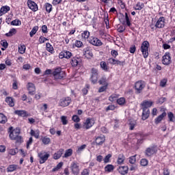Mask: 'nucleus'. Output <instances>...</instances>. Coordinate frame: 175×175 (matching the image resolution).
<instances>
[{
    "label": "nucleus",
    "mask_w": 175,
    "mask_h": 175,
    "mask_svg": "<svg viewBox=\"0 0 175 175\" xmlns=\"http://www.w3.org/2000/svg\"><path fill=\"white\" fill-rule=\"evenodd\" d=\"M148 49H150V42L148 41H144L140 47L144 58L148 57Z\"/></svg>",
    "instance_id": "obj_2"
},
{
    "label": "nucleus",
    "mask_w": 175,
    "mask_h": 175,
    "mask_svg": "<svg viewBox=\"0 0 175 175\" xmlns=\"http://www.w3.org/2000/svg\"><path fill=\"white\" fill-rule=\"evenodd\" d=\"M157 148L154 146L149 147L146 148L145 150V154L146 157H151V155H154L157 152Z\"/></svg>",
    "instance_id": "obj_16"
},
{
    "label": "nucleus",
    "mask_w": 175,
    "mask_h": 175,
    "mask_svg": "<svg viewBox=\"0 0 175 175\" xmlns=\"http://www.w3.org/2000/svg\"><path fill=\"white\" fill-rule=\"evenodd\" d=\"M168 118H169V120L171 122H174L175 121V116H174V114L172 113V112H169L168 114Z\"/></svg>",
    "instance_id": "obj_48"
},
{
    "label": "nucleus",
    "mask_w": 175,
    "mask_h": 175,
    "mask_svg": "<svg viewBox=\"0 0 175 175\" xmlns=\"http://www.w3.org/2000/svg\"><path fill=\"white\" fill-rule=\"evenodd\" d=\"M38 31H39V26H34L31 31L29 32L30 38H33V36L36 34Z\"/></svg>",
    "instance_id": "obj_31"
},
{
    "label": "nucleus",
    "mask_w": 175,
    "mask_h": 175,
    "mask_svg": "<svg viewBox=\"0 0 175 175\" xmlns=\"http://www.w3.org/2000/svg\"><path fill=\"white\" fill-rule=\"evenodd\" d=\"M85 147H87V145H85V144H83V145L81 146L80 147L78 148L77 152H81V151L84 150Z\"/></svg>",
    "instance_id": "obj_62"
},
{
    "label": "nucleus",
    "mask_w": 175,
    "mask_h": 175,
    "mask_svg": "<svg viewBox=\"0 0 175 175\" xmlns=\"http://www.w3.org/2000/svg\"><path fill=\"white\" fill-rule=\"evenodd\" d=\"M111 157V154H108L104 159V163H109L110 162V158Z\"/></svg>",
    "instance_id": "obj_54"
},
{
    "label": "nucleus",
    "mask_w": 175,
    "mask_h": 175,
    "mask_svg": "<svg viewBox=\"0 0 175 175\" xmlns=\"http://www.w3.org/2000/svg\"><path fill=\"white\" fill-rule=\"evenodd\" d=\"M83 55L85 57V58H88V59H91V58L94 57L91 47L87 46L83 49Z\"/></svg>",
    "instance_id": "obj_13"
},
{
    "label": "nucleus",
    "mask_w": 175,
    "mask_h": 175,
    "mask_svg": "<svg viewBox=\"0 0 175 175\" xmlns=\"http://www.w3.org/2000/svg\"><path fill=\"white\" fill-rule=\"evenodd\" d=\"M1 44L4 49H8V46H9V44L8 43V41L5 40H3L1 41Z\"/></svg>",
    "instance_id": "obj_55"
},
{
    "label": "nucleus",
    "mask_w": 175,
    "mask_h": 175,
    "mask_svg": "<svg viewBox=\"0 0 175 175\" xmlns=\"http://www.w3.org/2000/svg\"><path fill=\"white\" fill-rule=\"evenodd\" d=\"M42 33H47V32H49L47 31V26L46 25L42 26Z\"/></svg>",
    "instance_id": "obj_64"
},
{
    "label": "nucleus",
    "mask_w": 175,
    "mask_h": 175,
    "mask_svg": "<svg viewBox=\"0 0 175 175\" xmlns=\"http://www.w3.org/2000/svg\"><path fill=\"white\" fill-rule=\"evenodd\" d=\"M125 20L122 22V24L124 25L125 23L126 24L127 27H131L132 23H131V21L129 20V16H128V13H125Z\"/></svg>",
    "instance_id": "obj_30"
},
{
    "label": "nucleus",
    "mask_w": 175,
    "mask_h": 175,
    "mask_svg": "<svg viewBox=\"0 0 175 175\" xmlns=\"http://www.w3.org/2000/svg\"><path fill=\"white\" fill-rule=\"evenodd\" d=\"M120 174L122 175L126 174L128 173V166H120L118 169Z\"/></svg>",
    "instance_id": "obj_25"
},
{
    "label": "nucleus",
    "mask_w": 175,
    "mask_h": 175,
    "mask_svg": "<svg viewBox=\"0 0 175 175\" xmlns=\"http://www.w3.org/2000/svg\"><path fill=\"white\" fill-rule=\"evenodd\" d=\"M27 5H28V8L31 9V10H32V12H38V4H36L35 1L32 0H27Z\"/></svg>",
    "instance_id": "obj_14"
},
{
    "label": "nucleus",
    "mask_w": 175,
    "mask_h": 175,
    "mask_svg": "<svg viewBox=\"0 0 175 175\" xmlns=\"http://www.w3.org/2000/svg\"><path fill=\"white\" fill-rule=\"evenodd\" d=\"M142 166H147L148 165V161L146 159H142L140 161Z\"/></svg>",
    "instance_id": "obj_60"
},
{
    "label": "nucleus",
    "mask_w": 175,
    "mask_h": 175,
    "mask_svg": "<svg viewBox=\"0 0 175 175\" xmlns=\"http://www.w3.org/2000/svg\"><path fill=\"white\" fill-rule=\"evenodd\" d=\"M46 51H49V53H51V54H54V48L49 42L46 44Z\"/></svg>",
    "instance_id": "obj_33"
},
{
    "label": "nucleus",
    "mask_w": 175,
    "mask_h": 175,
    "mask_svg": "<svg viewBox=\"0 0 175 175\" xmlns=\"http://www.w3.org/2000/svg\"><path fill=\"white\" fill-rule=\"evenodd\" d=\"M72 120L74 121V122H80V118L77 115H74L72 117Z\"/></svg>",
    "instance_id": "obj_59"
},
{
    "label": "nucleus",
    "mask_w": 175,
    "mask_h": 175,
    "mask_svg": "<svg viewBox=\"0 0 175 175\" xmlns=\"http://www.w3.org/2000/svg\"><path fill=\"white\" fill-rule=\"evenodd\" d=\"M125 98L122 97L117 100L118 105H120V106H122L123 105H125Z\"/></svg>",
    "instance_id": "obj_49"
},
{
    "label": "nucleus",
    "mask_w": 175,
    "mask_h": 175,
    "mask_svg": "<svg viewBox=\"0 0 175 175\" xmlns=\"http://www.w3.org/2000/svg\"><path fill=\"white\" fill-rule=\"evenodd\" d=\"M120 95L118 94H112L111 96L109 97V100L110 102H114L118 99Z\"/></svg>",
    "instance_id": "obj_45"
},
{
    "label": "nucleus",
    "mask_w": 175,
    "mask_h": 175,
    "mask_svg": "<svg viewBox=\"0 0 175 175\" xmlns=\"http://www.w3.org/2000/svg\"><path fill=\"white\" fill-rule=\"evenodd\" d=\"M154 26L156 28H163L165 27V17L161 16L159 18Z\"/></svg>",
    "instance_id": "obj_18"
},
{
    "label": "nucleus",
    "mask_w": 175,
    "mask_h": 175,
    "mask_svg": "<svg viewBox=\"0 0 175 175\" xmlns=\"http://www.w3.org/2000/svg\"><path fill=\"white\" fill-rule=\"evenodd\" d=\"M8 122V118L3 113H0V124H6Z\"/></svg>",
    "instance_id": "obj_40"
},
{
    "label": "nucleus",
    "mask_w": 175,
    "mask_h": 175,
    "mask_svg": "<svg viewBox=\"0 0 175 175\" xmlns=\"http://www.w3.org/2000/svg\"><path fill=\"white\" fill-rule=\"evenodd\" d=\"M161 62L163 65L169 66L172 64V56L170 53L166 52L162 57Z\"/></svg>",
    "instance_id": "obj_4"
},
{
    "label": "nucleus",
    "mask_w": 175,
    "mask_h": 175,
    "mask_svg": "<svg viewBox=\"0 0 175 175\" xmlns=\"http://www.w3.org/2000/svg\"><path fill=\"white\" fill-rule=\"evenodd\" d=\"M5 102L10 107H13V106H14V100L12 97H7L5 98Z\"/></svg>",
    "instance_id": "obj_32"
},
{
    "label": "nucleus",
    "mask_w": 175,
    "mask_h": 175,
    "mask_svg": "<svg viewBox=\"0 0 175 175\" xmlns=\"http://www.w3.org/2000/svg\"><path fill=\"white\" fill-rule=\"evenodd\" d=\"M70 169L74 175H78L80 173V166L79 165V163L76 161L71 163Z\"/></svg>",
    "instance_id": "obj_5"
},
{
    "label": "nucleus",
    "mask_w": 175,
    "mask_h": 175,
    "mask_svg": "<svg viewBox=\"0 0 175 175\" xmlns=\"http://www.w3.org/2000/svg\"><path fill=\"white\" fill-rule=\"evenodd\" d=\"M62 154H64V149H59L53 154V159H59L62 157Z\"/></svg>",
    "instance_id": "obj_28"
},
{
    "label": "nucleus",
    "mask_w": 175,
    "mask_h": 175,
    "mask_svg": "<svg viewBox=\"0 0 175 175\" xmlns=\"http://www.w3.org/2000/svg\"><path fill=\"white\" fill-rule=\"evenodd\" d=\"M81 38L84 40H87L90 38V31L85 30L81 33Z\"/></svg>",
    "instance_id": "obj_43"
},
{
    "label": "nucleus",
    "mask_w": 175,
    "mask_h": 175,
    "mask_svg": "<svg viewBox=\"0 0 175 175\" xmlns=\"http://www.w3.org/2000/svg\"><path fill=\"white\" fill-rule=\"evenodd\" d=\"M18 169V165L16 164L10 165L7 167V172L8 173H12V172H14L15 170H17Z\"/></svg>",
    "instance_id": "obj_24"
},
{
    "label": "nucleus",
    "mask_w": 175,
    "mask_h": 175,
    "mask_svg": "<svg viewBox=\"0 0 175 175\" xmlns=\"http://www.w3.org/2000/svg\"><path fill=\"white\" fill-rule=\"evenodd\" d=\"M50 157V154L46 152H40L38 153V158H40V163L42 165L46 162Z\"/></svg>",
    "instance_id": "obj_8"
},
{
    "label": "nucleus",
    "mask_w": 175,
    "mask_h": 175,
    "mask_svg": "<svg viewBox=\"0 0 175 175\" xmlns=\"http://www.w3.org/2000/svg\"><path fill=\"white\" fill-rule=\"evenodd\" d=\"M100 66L103 70H105V72H107L109 70V66H107V64H106V62H100Z\"/></svg>",
    "instance_id": "obj_37"
},
{
    "label": "nucleus",
    "mask_w": 175,
    "mask_h": 175,
    "mask_svg": "<svg viewBox=\"0 0 175 175\" xmlns=\"http://www.w3.org/2000/svg\"><path fill=\"white\" fill-rule=\"evenodd\" d=\"M98 83L100 85H109V82H107V79L106 77H103L99 81Z\"/></svg>",
    "instance_id": "obj_35"
},
{
    "label": "nucleus",
    "mask_w": 175,
    "mask_h": 175,
    "mask_svg": "<svg viewBox=\"0 0 175 175\" xmlns=\"http://www.w3.org/2000/svg\"><path fill=\"white\" fill-rule=\"evenodd\" d=\"M144 8V3L138 2L135 5L133 6L135 10H142Z\"/></svg>",
    "instance_id": "obj_39"
},
{
    "label": "nucleus",
    "mask_w": 175,
    "mask_h": 175,
    "mask_svg": "<svg viewBox=\"0 0 175 175\" xmlns=\"http://www.w3.org/2000/svg\"><path fill=\"white\" fill-rule=\"evenodd\" d=\"M10 10V7L8 5H5L1 8L0 9V17L2 16L3 14H6Z\"/></svg>",
    "instance_id": "obj_22"
},
{
    "label": "nucleus",
    "mask_w": 175,
    "mask_h": 175,
    "mask_svg": "<svg viewBox=\"0 0 175 175\" xmlns=\"http://www.w3.org/2000/svg\"><path fill=\"white\" fill-rule=\"evenodd\" d=\"M26 47L25 45L23 44L18 46V51L20 54H24L25 53Z\"/></svg>",
    "instance_id": "obj_50"
},
{
    "label": "nucleus",
    "mask_w": 175,
    "mask_h": 175,
    "mask_svg": "<svg viewBox=\"0 0 175 175\" xmlns=\"http://www.w3.org/2000/svg\"><path fill=\"white\" fill-rule=\"evenodd\" d=\"M70 103H72V98L70 97H65L60 99L59 106H61V107H67Z\"/></svg>",
    "instance_id": "obj_9"
},
{
    "label": "nucleus",
    "mask_w": 175,
    "mask_h": 175,
    "mask_svg": "<svg viewBox=\"0 0 175 175\" xmlns=\"http://www.w3.org/2000/svg\"><path fill=\"white\" fill-rule=\"evenodd\" d=\"M130 131H133L135 129V126H136V120H131L129 123Z\"/></svg>",
    "instance_id": "obj_42"
},
{
    "label": "nucleus",
    "mask_w": 175,
    "mask_h": 175,
    "mask_svg": "<svg viewBox=\"0 0 175 175\" xmlns=\"http://www.w3.org/2000/svg\"><path fill=\"white\" fill-rule=\"evenodd\" d=\"M10 138L11 140H16L18 143L21 142V136H20V129H14L10 133Z\"/></svg>",
    "instance_id": "obj_3"
},
{
    "label": "nucleus",
    "mask_w": 175,
    "mask_h": 175,
    "mask_svg": "<svg viewBox=\"0 0 175 175\" xmlns=\"http://www.w3.org/2000/svg\"><path fill=\"white\" fill-rule=\"evenodd\" d=\"M165 117H166V112H163L162 114L159 115L155 120H154V122L156 124H159V122H161V121H162V120H163V118H165Z\"/></svg>",
    "instance_id": "obj_27"
},
{
    "label": "nucleus",
    "mask_w": 175,
    "mask_h": 175,
    "mask_svg": "<svg viewBox=\"0 0 175 175\" xmlns=\"http://www.w3.org/2000/svg\"><path fill=\"white\" fill-rule=\"evenodd\" d=\"M14 113L20 117H28V113L24 110H16Z\"/></svg>",
    "instance_id": "obj_26"
},
{
    "label": "nucleus",
    "mask_w": 175,
    "mask_h": 175,
    "mask_svg": "<svg viewBox=\"0 0 175 175\" xmlns=\"http://www.w3.org/2000/svg\"><path fill=\"white\" fill-rule=\"evenodd\" d=\"M152 101H144L141 105L142 109H148L149 107H151L152 106Z\"/></svg>",
    "instance_id": "obj_23"
},
{
    "label": "nucleus",
    "mask_w": 175,
    "mask_h": 175,
    "mask_svg": "<svg viewBox=\"0 0 175 175\" xmlns=\"http://www.w3.org/2000/svg\"><path fill=\"white\" fill-rule=\"evenodd\" d=\"M16 33H17V30H16L14 28H12L9 31L8 33H5V36L10 38L11 36L16 35Z\"/></svg>",
    "instance_id": "obj_38"
},
{
    "label": "nucleus",
    "mask_w": 175,
    "mask_h": 175,
    "mask_svg": "<svg viewBox=\"0 0 175 175\" xmlns=\"http://www.w3.org/2000/svg\"><path fill=\"white\" fill-rule=\"evenodd\" d=\"M124 161H125V157L124 154H119L117 160L118 165H122V163H124Z\"/></svg>",
    "instance_id": "obj_34"
},
{
    "label": "nucleus",
    "mask_w": 175,
    "mask_h": 175,
    "mask_svg": "<svg viewBox=\"0 0 175 175\" xmlns=\"http://www.w3.org/2000/svg\"><path fill=\"white\" fill-rule=\"evenodd\" d=\"M62 166H64V163L60 162L55 167H54L52 170V172H58V170H59V169H61V167H62Z\"/></svg>",
    "instance_id": "obj_46"
},
{
    "label": "nucleus",
    "mask_w": 175,
    "mask_h": 175,
    "mask_svg": "<svg viewBox=\"0 0 175 175\" xmlns=\"http://www.w3.org/2000/svg\"><path fill=\"white\" fill-rule=\"evenodd\" d=\"M52 75L55 80H61L66 76L65 71L62 70L61 67H57L53 70Z\"/></svg>",
    "instance_id": "obj_1"
},
{
    "label": "nucleus",
    "mask_w": 175,
    "mask_h": 175,
    "mask_svg": "<svg viewBox=\"0 0 175 175\" xmlns=\"http://www.w3.org/2000/svg\"><path fill=\"white\" fill-rule=\"evenodd\" d=\"M81 175H90V170L85 168L82 172H81Z\"/></svg>",
    "instance_id": "obj_63"
},
{
    "label": "nucleus",
    "mask_w": 175,
    "mask_h": 175,
    "mask_svg": "<svg viewBox=\"0 0 175 175\" xmlns=\"http://www.w3.org/2000/svg\"><path fill=\"white\" fill-rule=\"evenodd\" d=\"M108 62L110 65H120V66H124V62L117 60L113 57H110L108 59Z\"/></svg>",
    "instance_id": "obj_19"
},
{
    "label": "nucleus",
    "mask_w": 175,
    "mask_h": 175,
    "mask_svg": "<svg viewBox=\"0 0 175 175\" xmlns=\"http://www.w3.org/2000/svg\"><path fill=\"white\" fill-rule=\"evenodd\" d=\"M144 87H146V83L144 81H139L135 83V88L137 94H140V92H142V91H143L144 89Z\"/></svg>",
    "instance_id": "obj_12"
},
{
    "label": "nucleus",
    "mask_w": 175,
    "mask_h": 175,
    "mask_svg": "<svg viewBox=\"0 0 175 175\" xmlns=\"http://www.w3.org/2000/svg\"><path fill=\"white\" fill-rule=\"evenodd\" d=\"M91 73H92V75L90 77V81L93 84H96V83L98 81V78L99 77L98 69L92 68Z\"/></svg>",
    "instance_id": "obj_7"
},
{
    "label": "nucleus",
    "mask_w": 175,
    "mask_h": 175,
    "mask_svg": "<svg viewBox=\"0 0 175 175\" xmlns=\"http://www.w3.org/2000/svg\"><path fill=\"white\" fill-rule=\"evenodd\" d=\"M129 162L133 165L134 163H136V155L132 156L129 157Z\"/></svg>",
    "instance_id": "obj_58"
},
{
    "label": "nucleus",
    "mask_w": 175,
    "mask_h": 175,
    "mask_svg": "<svg viewBox=\"0 0 175 175\" xmlns=\"http://www.w3.org/2000/svg\"><path fill=\"white\" fill-rule=\"evenodd\" d=\"M30 135L31 136H33L36 139H39V135H40V132L39 131V130H31L30 131Z\"/></svg>",
    "instance_id": "obj_36"
},
{
    "label": "nucleus",
    "mask_w": 175,
    "mask_h": 175,
    "mask_svg": "<svg viewBox=\"0 0 175 175\" xmlns=\"http://www.w3.org/2000/svg\"><path fill=\"white\" fill-rule=\"evenodd\" d=\"M142 120L146 121L148 117H150V109L142 108Z\"/></svg>",
    "instance_id": "obj_21"
},
{
    "label": "nucleus",
    "mask_w": 175,
    "mask_h": 175,
    "mask_svg": "<svg viewBox=\"0 0 175 175\" xmlns=\"http://www.w3.org/2000/svg\"><path fill=\"white\" fill-rule=\"evenodd\" d=\"M75 47H77L78 49H80V47L83 46V42L80 40H76L75 42Z\"/></svg>",
    "instance_id": "obj_53"
},
{
    "label": "nucleus",
    "mask_w": 175,
    "mask_h": 175,
    "mask_svg": "<svg viewBox=\"0 0 175 175\" xmlns=\"http://www.w3.org/2000/svg\"><path fill=\"white\" fill-rule=\"evenodd\" d=\"M95 124V120L94 118H87L83 123L84 129H90L94 126Z\"/></svg>",
    "instance_id": "obj_10"
},
{
    "label": "nucleus",
    "mask_w": 175,
    "mask_h": 175,
    "mask_svg": "<svg viewBox=\"0 0 175 175\" xmlns=\"http://www.w3.org/2000/svg\"><path fill=\"white\" fill-rule=\"evenodd\" d=\"M104 170L105 173H111V172L114 170V165L111 164H108L105 167Z\"/></svg>",
    "instance_id": "obj_29"
},
{
    "label": "nucleus",
    "mask_w": 175,
    "mask_h": 175,
    "mask_svg": "<svg viewBox=\"0 0 175 175\" xmlns=\"http://www.w3.org/2000/svg\"><path fill=\"white\" fill-rule=\"evenodd\" d=\"M27 89L29 92V95H34L35 91H36V88L35 87V84L29 82L27 84Z\"/></svg>",
    "instance_id": "obj_15"
},
{
    "label": "nucleus",
    "mask_w": 175,
    "mask_h": 175,
    "mask_svg": "<svg viewBox=\"0 0 175 175\" xmlns=\"http://www.w3.org/2000/svg\"><path fill=\"white\" fill-rule=\"evenodd\" d=\"M47 40H49V39L46 38L45 37H43V36H40L38 39L40 44H42V43H44V42H46Z\"/></svg>",
    "instance_id": "obj_51"
},
{
    "label": "nucleus",
    "mask_w": 175,
    "mask_h": 175,
    "mask_svg": "<svg viewBox=\"0 0 175 175\" xmlns=\"http://www.w3.org/2000/svg\"><path fill=\"white\" fill-rule=\"evenodd\" d=\"M11 25H21V21L18 19L14 20L11 22Z\"/></svg>",
    "instance_id": "obj_52"
},
{
    "label": "nucleus",
    "mask_w": 175,
    "mask_h": 175,
    "mask_svg": "<svg viewBox=\"0 0 175 175\" xmlns=\"http://www.w3.org/2000/svg\"><path fill=\"white\" fill-rule=\"evenodd\" d=\"M45 8L48 13H51V10H53V5L49 3H45Z\"/></svg>",
    "instance_id": "obj_47"
},
{
    "label": "nucleus",
    "mask_w": 175,
    "mask_h": 175,
    "mask_svg": "<svg viewBox=\"0 0 175 175\" xmlns=\"http://www.w3.org/2000/svg\"><path fill=\"white\" fill-rule=\"evenodd\" d=\"M167 83V79H163L160 82V87H165L166 83Z\"/></svg>",
    "instance_id": "obj_61"
},
{
    "label": "nucleus",
    "mask_w": 175,
    "mask_h": 175,
    "mask_svg": "<svg viewBox=\"0 0 175 175\" xmlns=\"http://www.w3.org/2000/svg\"><path fill=\"white\" fill-rule=\"evenodd\" d=\"M17 152H18V150L17 148L10 149L9 150V154H10V155H16Z\"/></svg>",
    "instance_id": "obj_57"
},
{
    "label": "nucleus",
    "mask_w": 175,
    "mask_h": 175,
    "mask_svg": "<svg viewBox=\"0 0 175 175\" xmlns=\"http://www.w3.org/2000/svg\"><path fill=\"white\" fill-rule=\"evenodd\" d=\"M73 55V53L69 51H62V52L59 53V57L60 59H62L64 58H66V59H69L72 58Z\"/></svg>",
    "instance_id": "obj_11"
},
{
    "label": "nucleus",
    "mask_w": 175,
    "mask_h": 175,
    "mask_svg": "<svg viewBox=\"0 0 175 175\" xmlns=\"http://www.w3.org/2000/svg\"><path fill=\"white\" fill-rule=\"evenodd\" d=\"M50 138L49 137H44L42 138V143L44 144H50Z\"/></svg>",
    "instance_id": "obj_56"
},
{
    "label": "nucleus",
    "mask_w": 175,
    "mask_h": 175,
    "mask_svg": "<svg viewBox=\"0 0 175 175\" xmlns=\"http://www.w3.org/2000/svg\"><path fill=\"white\" fill-rule=\"evenodd\" d=\"M72 154H73V150H72L71 148L68 149L66 150L63 158H69V157H72Z\"/></svg>",
    "instance_id": "obj_41"
},
{
    "label": "nucleus",
    "mask_w": 175,
    "mask_h": 175,
    "mask_svg": "<svg viewBox=\"0 0 175 175\" xmlns=\"http://www.w3.org/2000/svg\"><path fill=\"white\" fill-rule=\"evenodd\" d=\"M105 140H106V138L105 135H100L96 138V140H95L96 144L97 146H102V144H104Z\"/></svg>",
    "instance_id": "obj_20"
},
{
    "label": "nucleus",
    "mask_w": 175,
    "mask_h": 175,
    "mask_svg": "<svg viewBox=\"0 0 175 175\" xmlns=\"http://www.w3.org/2000/svg\"><path fill=\"white\" fill-rule=\"evenodd\" d=\"M90 44L95 46L96 47H100L103 44V42L96 37L91 36L88 40Z\"/></svg>",
    "instance_id": "obj_6"
},
{
    "label": "nucleus",
    "mask_w": 175,
    "mask_h": 175,
    "mask_svg": "<svg viewBox=\"0 0 175 175\" xmlns=\"http://www.w3.org/2000/svg\"><path fill=\"white\" fill-rule=\"evenodd\" d=\"M81 64V59L80 57H74L71 59L70 64L73 68H76V66H79Z\"/></svg>",
    "instance_id": "obj_17"
},
{
    "label": "nucleus",
    "mask_w": 175,
    "mask_h": 175,
    "mask_svg": "<svg viewBox=\"0 0 175 175\" xmlns=\"http://www.w3.org/2000/svg\"><path fill=\"white\" fill-rule=\"evenodd\" d=\"M60 120L63 125H68V122H69L68 120V116H61Z\"/></svg>",
    "instance_id": "obj_44"
}]
</instances>
